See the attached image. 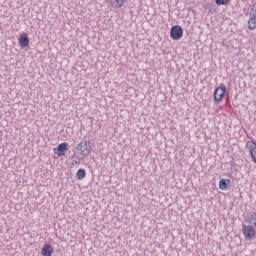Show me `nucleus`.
<instances>
[{"instance_id":"f257e3e1","label":"nucleus","mask_w":256,"mask_h":256,"mask_svg":"<svg viewBox=\"0 0 256 256\" xmlns=\"http://www.w3.org/2000/svg\"><path fill=\"white\" fill-rule=\"evenodd\" d=\"M90 144H91L90 141L82 140L77 145V150L80 151V153H81V155H83V157H89V155H91V147L89 146Z\"/></svg>"},{"instance_id":"f03ea898","label":"nucleus","mask_w":256,"mask_h":256,"mask_svg":"<svg viewBox=\"0 0 256 256\" xmlns=\"http://www.w3.org/2000/svg\"><path fill=\"white\" fill-rule=\"evenodd\" d=\"M242 233L245 237L246 241H253V239H255V228H253V225H242Z\"/></svg>"},{"instance_id":"7ed1b4c3","label":"nucleus","mask_w":256,"mask_h":256,"mask_svg":"<svg viewBox=\"0 0 256 256\" xmlns=\"http://www.w3.org/2000/svg\"><path fill=\"white\" fill-rule=\"evenodd\" d=\"M227 95V87L225 85L221 84L219 87H217L214 91V101L219 102Z\"/></svg>"},{"instance_id":"20e7f679","label":"nucleus","mask_w":256,"mask_h":256,"mask_svg":"<svg viewBox=\"0 0 256 256\" xmlns=\"http://www.w3.org/2000/svg\"><path fill=\"white\" fill-rule=\"evenodd\" d=\"M170 37L174 39V41H179V39L183 37V28L179 25L172 26L170 29Z\"/></svg>"},{"instance_id":"39448f33","label":"nucleus","mask_w":256,"mask_h":256,"mask_svg":"<svg viewBox=\"0 0 256 256\" xmlns=\"http://www.w3.org/2000/svg\"><path fill=\"white\" fill-rule=\"evenodd\" d=\"M67 151H69V144L67 142H63L54 148V153H56L58 157H64Z\"/></svg>"},{"instance_id":"423d86ee","label":"nucleus","mask_w":256,"mask_h":256,"mask_svg":"<svg viewBox=\"0 0 256 256\" xmlns=\"http://www.w3.org/2000/svg\"><path fill=\"white\" fill-rule=\"evenodd\" d=\"M245 223L249 225H254L256 227V212H250L248 215L244 217Z\"/></svg>"},{"instance_id":"0eeeda50","label":"nucleus","mask_w":256,"mask_h":256,"mask_svg":"<svg viewBox=\"0 0 256 256\" xmlns=\"http://www.w3.org/2000/svg\"><path fill=\"white\" fill-rule=\"evenodd\" d=\"M108 3H110L111 7L113 9H121L123 5H125V1L127 0H106Z\"/></svg>"},{"instance_id":"6e6552de","label":"nucleus","mask_w":256,"mask_h":256,"mask_svg":"<svg viewBox=\"0 0 256 256\" xmlns=\"http://www.w3.org/2000/svg\"><path fill=\"white\" fill-rule=\"evenodd\" d=\"M41 255L42 256H53V248L51 245H44L41 249Z\"/></svg>"},{"instance_id":"1a4fd4ad","label":"nucleus","mask_w":256,"mask_h":256,"mask_svg":"<svg viewBox=\"0 0 256 256\" xmlns=\"http://www.w3.org/2000/svg\"><path fill=\"white\" fill-rule=\"evenodd\" d=\"M18 41L21 47H29V36H27V34L20 36Z\"/></svg>"},{"instance_id":"9d476101","label":"nucleus","mask_w":256,"mask_h":256,"mask_svg":"<svg viewBox=\"0 0 256 256\" xmlns=\"http://www.w3.org/2000/svg\"><path fill=\"white\" fill-rule=\"evenodd\" d=\"M229 183H231L230 179H220V181H219V189H221L222 191L227 190Z\"/></svg>"},{"instance_id":"9b49d317","label":"nucleus","mask_w":256,"mask_h":256,"mask_svg":"<svg viewBox=\"0 0 256 256\" xmlns=\"http://www.w3.org/2000/svg\"><path fill=\"white\" fill-rule=\"evenodd\" d=\"M87 175V172L85 171V169L80 168L78 169L77 173H76V177L77 179L81 180V179H85V176Z\"/></svg>"},{"instance_id":"f8f14e48","label":"nucleus","mask_w":256,"mask_h":256,"mask_svg":"<svg viewBox=\"0 0 256 256\" xmlns=\"http://www.w3.org/2000/svg\"><path fill=\"white\" fill-rule=\"evenodd\" d=\"M216 5H229L230 0H215Z\"/></svg>"},{"instance_id":"ddd939ff","label":"nucleus","mask_w":256,"mask_h":256,"mask_svg":"<svg viewBox=\"0 0 256 256\" xmlns=\"http://www.w3.org/2000/svg\"><path fill=\"white\" fill-rule=\"evenodd\" d=\"M72 165H78L79 163H80V161H77V160H75V159H78V157L77 156H75V155H73L72 156Z\"/></svg>"}]
</instances>
